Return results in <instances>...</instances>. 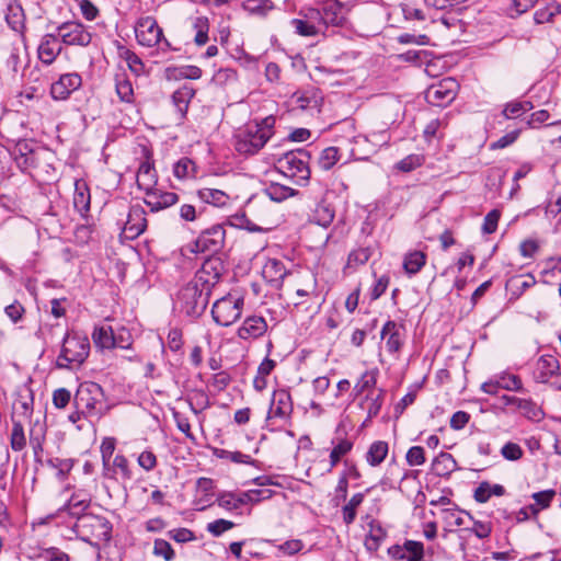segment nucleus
<instances>
[{
    "mask_svg": "<svg viewBox=\"0 0 561 561\" xmlns=\"http://www.w3.org/2000/svg\"><path fill=\"white\" fill-rule=\"evenodd\" d=\"M5 20L13 31L23 34L25 28V15L21 7L10 8L9 13L5 16Z\"/></svg>",
    "mask_w": 561,
    "mask_h": 561,
    "instance_id": "46",
    "label": "nucleus"
},
{
    "mask_svg": "<svg viewBox=\"0 0 561 561\" xmlns=\"http://www.w3.org/2000/svg\"><path fill=\"white\" fill-rule=\"evenodd\" d=\"M501 455L504 459L510 461H517L524 456V450L522 447L513 442H507L501 448Z\"/></svg>",
    "mask_w": 561,
    "mask_h": 561,
    "instance_id": "58",
    "label": "nucleus"
},
{
    "mask_svg": "<svg viewBox=\"0 0 561 561\" xmlns=\"http://www.w3.org/2000/svg\"><path fill=\"white\" fill-rule=\"evenodd\" d=\"M517 409L529 420L540 421L543 417L542 410L529 399H522Z\"/></svg>",
    "mask_w": 561,
    "mask_h": 561,
    "instance_id": "51",
    "label": "nucleus"
},
{
    "mask_svg": "<svg viewBox=\"0 0 561 561\" xmlns=\"http://www.w3.org/2000/svg\"><path fill=\"white\" fill-rule=\"evenodd\" d=\"M348 13V8L341 3L339 0H325L322 4V9H310V19H319V23L321 22L327 25L341 26L346 21V15Z\"/></svg>",
    "mask_w": 561,
    "mask_h": 561,
    "instance_id": "8",
    "label": "nucleus"
},
{
    "mask_svg": "<svg viewBox=\"0 0 561 561\" xmlns=\"http://www.w3.org/2000/svg\"><path fill=\"white\" fill-rule=\"evenodd\" d=\"M178 201V194L154 187L146 195L145 204L150 208L151 211H159L176 204Z\"/></svg>",
    "mask_w": 561,
    "mask_h": 561,
    "instance_id": "20",
    "label": "nucleus"
},
{
    "mask_svg": "<svg viewBox=\"0 0 561 561\" xmlns=\"http://www.w3.org/2000/svg\"><path fill=\"white\" fill-rule=\"evenodd\" d=\"M76 409L89 421H99L107 411L102 387L96 382L81 383L73 398Z\"/></svg>",
    "mask_w": 561,
    "mask_h": 561,
    "instance_id": "1",
    "label": "nucleus"
},
{
    "mask_svg": "<svg viewBox=\"0 0 561 561\" xmlns=\"http://www.w3.org/2000/svg\"><path fill=\"white\" fill-rule=\"evenodd\" d=\"M310 153L305 149L288 151L278 159V165L284 174L297 178L298 182H307L310 178L308 167Z\"/></svg>",
    "mask_w": 561,
    "mask_h": 561,
    "instance_id": "6",
    "label": "nucleus"
},
{
    "mask_svg": "<svg viewBox=\"0 0 561 561\" xmlns=\"http://www.w3.org/2000/svg\"><path fill=\"white\" fill-rule=\"evenodd\" d=\"M561 14V0H543V7L534 13L537 24L553 22L554 16Z\"/></svg>",
    "mask_w": 561,
    "mask_h": 561,
    "instance_id": "26",
    "label": "nucleus"
},
{
    "mask_svg": "<svg viewBox=\"0 0 561 561\" xmlns=\"http://www.w3.org/2000/svg\"><path fill=\"white\" fill-rule=\"evenodd\" d=\"M383 396L385 390L379 389L376 396H374V392H370L362 401L360 407L367 410V419L365 423L369 422L371 419L379 414L383 402Z\"/></svg>",
    "mask_w": 561,
    "mask_h": 561,
    "instance_id": "33",
    "label": "nucleus"
},
{
    "mask_svg": "<svg viewBox=\"0 0 561 561\" xmlns=\"http://www.w3.org/2000/svg\"><path fill=\"white\" fill-rule=\"evenodd\" d=\"M116 470L121 471L123 479H131V471L128 466V460L124 455H116L113 460V468L110 467V470H104V474L112 478L116 473Z\"/></svg>",
    "mask_w": 561,
    "mask_h": 561,
    "instance_id": "50",
    "label": "nucleus"
},
{
    "mask_svg": "<svg viewBox=\"0 0 561 561\" xmlns=\"http://www.w3.org/2000/svg\"><path fill=\"white\" fill-rule=\"evenodd\" d=\"M89 353L90 341L85 335L67 332L56 359V367L59 369L80 367L88 358Z\"/></svg>",
    "mask_w": 561,
    "mask_h": 561,
    "instance_id": "2",
    "label": "nucleus"
},
{
    "mask_svg": "<svg viewBox=\"0 0 561 561\" xmlns=\"http://www.w3.org/2000/svg\"><path fill=\"white\" fill-rule=\"evenodd\" d=\"M266 142V136L264 134H259L254 127H249L238 137L236 150L243 154H254L259 152Z\"/></svg>",
    "mask_w": 561,
    "mask_h": 561,
    "instance_id": "15",
    "label": "nucleus"
},
{
    "mask_svg": "<svg viewBox=\"0 0 561 561\" xmlns=\"http://www.w3.org/2000/svg\"><path fill=\"white\" fill-rule=\"evenodd\" d=\"M556 494H557L556 491L552 489L540 491V492H535L531 494V499L535 501V503L533 505H537V507L539 508V512L541 510H546V508L550 507L551 502L553 501Z\"/></svg>",
    "mask_w": 561,
    "mask_h": 561,
    "instance_id": "55",
    "label": "nucleus"
},
{
    "mask_svg": "<svg viewBox=\"0 0 561 561\" xmlns=\"http://www.w3.org/2000/svg\"><path fill=\"white\" fill-rule=\"evenodd\" d=\"M401 12L407 22H414L415 27H423L426 22V15L423 10L413 7L410 3L400 4Z\"/></svg>",
    "mask_w": 561,
    "mask_h": 561,
    "instance_id": "41",
    "label": "nucleus"
},
{
    "mask_svg": "<svg viewBox=\"0 0 561 561\" xmlns=\"http://www.w3.org/2000/svg\"><path fill=\"white\" fill-rule=\"evenodd\" d=\"M90 199L91 196L87 183L83 181H76L73 206L81 215L90 210Z\"/></svg>",
    "mask_w": 561,
    "mask_h": 561,
    "instance_id": "30",
    "label": "nucleus"
},
{
    "mask_svg": "<svg viewBox=\"0 0 561 561\" xmlns=\"http://www.w3.org/2000/svg\"><path fill=\"white\" fill-rule=\"evenodd\" d=\"M386 536L387 533L381 524L375 519L370 520L369 533L364 542L365 548L370 552L377 551Z\"/></svg>",
    "mask_w": 561,
    "mask_h": 561,
    "instance_id": "29",
    "label": "nucleus"
},
{
    "mask_svg": "<svg viewBox=\"0 0 561 561\" xmlns=\"http://www.w3.org/2000/svg\"><path fill=\"white\" fill-rule=\"evenodd\" d=\"M334 219V210L329 206L324 204H320L316 207L314 214H313V221L321 226V227H328Z\"/></svg>",
    "mask_w": 561,
    "mask_h": 561,
    "instance_id": "52",
    "label": "nucleus"
},
{
    "mask_svg": "<svg viewBox=\"0 0 561 561\" xmlns=\"http://www.w3.org/2000/svg\"><path fill=\"white\" fill-rule=\"evenodd\" d=\"M92 340L95 346L102 350L115 348V335L112 327L95 328L92 333Z\"/></svg>",
    "mask_w": 561,
    "mask_h": 561,
    "instance_id": "32",
    "label": "nucleus"
},
{
    "mask_svg": "<svg viewBox=\"0 0 561 561\" xmlns=\"http://www.w3.org/2000/svg\"><path fill=\"white\" fill-rule=\"evenodd\" d=\"M291 413L293 401L289 391L285 389L274 391L266 420H287Z\"/></svg>",
    "mask_w": 561,
    "mask_h": 561,
    "instance_id": "14",
    "label": "nucleus"
},
{
    "mask_svg": "<svg viewBox=\"0 0 561 561\" xmlns=\"http://www.w3.org/2000/svg\"><path fill=\"white\" fill-rule=\"evenodd\" d=\"M426 263V254L422 251H413L404 256L403 268L408 274H416Z\"/></svg>",
    "mask_w": 561,
    "mask_h": 561,
    "instance_id": "39",
    "label": "nucleus"
},
{
    "mask_svg": "<svg viewBox=\"0 0 561 561\" xmlns=\"http://www.w3.org/2000/svg\"><path fill=\"white\" fill-rule=\"evenodd\" d=\"M364 494L356 493L354 494L348 503L343 506L342 514L343 520L346 525H351L356 518V508L363 503Z\"/></svg>",
    "mask_w": 561,
    "mask_h": 561,
    "instance_id": "49",
    "label": "nucleus"
},
{
    "mask_svg": "<svg viewBox=\"0 0 561 561\" xmlns=\"http://www.w3.org/2000/svg\"><path fill=\"white\" fill-rule=\"evenodd\" d=\"M82 84L81 76L77 72L65 73L50 87V95L54 100H67Z\"/></svg>",
    "mask_w": 561,
    "mask_h": 561,
    "instance_id": "13",
    "label": "nucleus"
},
{
    "mask_svg": "<svg viewBox=\"0 0 561 561\" xmlns=\"http://www.w3.org/2000/svg\"><path fill=\"white\" fill-rule=\"evenodd\" d=\"M61 49L62 47L58 34H46L43 36L38 46V57L44 64L50 65L61 53Z\"/></svg>",
    "mask_w": 561,
    "mask_h": 561,
    "instance_id": "19",
    "label": "nucleus"
},
{
    "mask_svg": "<svg viewBox=\"0 0 561 561\" xmlns=\"http://www.w3.org/2000/svg\"><path fill=\"white\" fill-rule=\"evenodd\" d=\"M225 228L221 225H214L201 232L196 239L195 252L217 253L225 243Z\"/></svg>",
    "mask_w": 561,
    "mask_h": 561,
    "instance_id": "11",
    "label": "nucleus"
},
{
    "mask_svg": "<svg viewBox=\"0 0 561 561\" xmlns=\"http://www.w3.org/2000/svg\"><path fill=\"white\" fill-rule=\"evenodd\" d=\"M534 108L530 101H513L505 104L502 115L506 119H513L522 116L524 113Z\"/></svg>",
    "mask_w": 561,
    "mask_h": 561,
    "instance_id": "40",
    "label": "nucleus"
},
{
    "mask_svg": "<svg viewBox=\"0 0 561 561\" xmlns=\"http://www.w3.org/2000/svg\"><path fill=\"white\" fill-rule=\"evenodd\" d=\"M214 455L219 459L230 460L234 463L252 465L255 461L250 455L242 454L241 451L216 448Z\"/></svg>",
    "mask_w": 561,
    "mask_h": 561,
    "instance_id": "47",
    "label": "nucleus"
},
{
    "mask_svg": "<svg viewBox=\"0 0 561 561\" xmlns=\"http://www.w3.org/2000/svg\"><path fill=\"white\" fill-rule=\"evenodd\" d=\"M116 93L121 101L131 103L134 100V89L131 82L124 76H116Z\"/></svg>",
    "mask_w": 561,
    "mask_h": 561,
    "instance_id": "48",
    "label": "nucleus"
},
{
    "mask_svg": "<svg viewBox=\"0 0 561 561\" xmlns=\"http://www.w3.org/2000/svg\"><path fill=\"white\" fill-rule=\"evenodd\" d=\"M422 163H423V157H421L419 154H410V156L403 158L402 160H400L396 164V168L402 172H411L415 168L422 165Z\"/></svg>",
    "mask_w": 561,
    "mask_h": 561,
    "instance_id": "64",
    "label": "nucleus"
},
{
    "mask_svg": "<svg viewBox=\"0 0 561 561\" xmlns=\"http://www.w3.org/2000/svg\"><path fill=\"white\" fill-rule=\"evenodd\" d=\"M147 227L146 211L141 206H133L129 209L124 232L129 239L140 236Z\"/></svg>",
    "mask_w": 561,
    "mask_h": 561,
    "instance_id": "18",
    "label": "nucleus"
},
{
    "mask_svg": "<svg viewBox=\"0 0 561 561\" xmlns=\"http://www.w3.org/2000/svg\"><path fill=\"white\" fill-rule=\"evenodd\" d=\"M193 28L196 31L194 42L197 46H203L208 42L209 22L206 16H196L193 20Z\"/></svg>",
    "mask_w": 561,
    "mask_h": 561,
    "instance_id": "45",
    "label": "nucleus"
},
{
    "mask_svg": "<svg viewBox=\"0 0 561 561\" xmlns=\"http://www.w3.org/2000/svg\"><path fill=\"white\" fill-rule=\"evenodd\" d=\"M244 298L228 294L216 300L211 308L214 321L221 327L233 324L242 314Z\"/></svg>",
    "mask_w": 561,
    "mask_h": 561,
    "instance_id": "5",
    "label": "nucleus"
},
{
    "mask_svg": "<svg viewBox=\"0 0 561 561\" xmlns=\"http://www.w3.org/2000/svg\"><path fill=\"white\" fill-rule=\"evenodd\" d=\"M404 325L388 320L380 332L381 339L386 340V347L389 353H397L403 345Z\"/></svg>",
    "mask_w": 561,
    "mask_h": 561,
    "instance_id": "17",
    "label": "nucleus"
},
{
    "mask_svg": "<svg viewBox=\"0 0 561 561\" xmlns=\"http://www.w3.org/2000/svg\"><path fill=\"white\" fill-rule=\"evenodd\" d=\"M472 519V527L466 528L465 530L470 531L474 534L479 539H485L490 537L492 533V523L491 522H482L478 519H473L472 516H470Z\"/></svg>",
    "mask_w": 561,
    "mask_h": 561,
    "instance_id": "56",
    "label": "nucleus"
},
{
    "mask_svg": "<svg viewBox=\"0 0 561 561\" xmlns=\"http://www.w3.org/2000/svg\"><path fill=\"white\" fill-rule=\"evenodd\" d=\"M377 370H366L353 388L355 396H360L363 392L374 389L377 383Z\"/></svg>",
    "mask_w": 561,
    "mask_h": 561,
    "instance_id": "44",
    "label": "nucleus"
},
{
    "mask_svg": "<svg viewBox=\"0 0 561 561\" xmlns=\"http://www.w3.org/2000/svg\"><path fill=\"white\" fill-rule=\"evenodd\" d=\"M559 374L560 363L556 356L545 354L537 359L534 371V378L537 382L547 383L551 377Z\"/></svg>",
    "mask_w": 561,
    "mask_h": 561,
    "instance_id": "16",
    "label": "nucleus"
},
{
    "mask_svg": "<svg viewBox=\"0 0 561 561\" xmlns=\"http://www.w3.org/2000/svg\"><path fill=\"white\" fill-rule=\"evenodd\" d=\"M194 95L195 90L186 84H184L183 87L179 88L173 92L172 102L176 111L179 112L181 118H184L186 116L190 102L194 98Z\"/></svg>",
    "mask_w": 561,
    "mask_h": 561,
    "instance_id": "27",
    "label": "nucleus"
},
{
    "mask_svg": "<svg viewBox=\"0 0 561 561\" xmlns=\"http://www.w3.org/2000/svg\"><path fill=\"white\" fill-rule=\"evenodd\" d=\"M457 469L451 454L442 451L432 462V470L437 477H448Z\"/></svg>",
    "mask_w": 561,
    "mask_h": 561,
    "instance_id": "28",
    "label": "nucleus"
},
{
    "mask_svg": "<svg viewBox=\"0 0 561 561\" xmlns=\"http://www.w3.org/2000/svg\"><path fill=\"white\" fill-rule=\"evenodd\" d=\"M12 430L10 435V445L14 451H21L26 446V437L23 425L20 421L12 420Z\"/></svg>",
    "mask_w": 561,
    "mask_h": 561,
    "instance_id": "43",
    "label": "nucleus"
},
{
    "mask_svg": "<svg viewBox=\"0 0 561 561\" xmlns=\"http://www.w3.org/2000/svg\"><path fill=\"white\" fill-rule=\"evenodd\" d=\"M210 293L207 287L192 279L179 291L178 301L181 311L193 318L202 316L208 305Z\"/></svg>",
    "mask_w": 561,
    "mask_h": 561,
    "instance_id": "3",
    "label": "nucleus"
},
{
    "mask_svg": "<svg viewBox=\"0 0 561 561\" xmlns=\"http://www.w3.org/2000/svg\"><path fill=\"white\" fill-rule=\"evenodd\" d=\"M298 192L289 186L272 183L265 190L264 194L273 202L280 203L288 197L296 195Z\"/></svg>",
    "mask_w": 561,
    "mask_h": 561,
    "instance_id": "37",
    "label": "nucleus"
},
{
    "mask_svg": "<svg viewBox=\"0 0 561 561\" xmlns=\"http://www.w3.org/2000/svg\"><path fill=\"white\" fill-rule=\"evenodd\" d=\"M45 432V426L42 424H35L34 427L30 431V445L33 449L34 459L36 462H42Z\"/></svg>",
    "mask_w": 561,
    "mask_h": 561,
    "instance_id": "36",
    "label": "nucleus"
},
{
    "mask_svg": "<svg viewBox=\"0 0 561 561\" xmlns=\"http://www.w3.org/2000/svg\"><path fill=\"white\" fill-rule=\"evenodd\" d=\"M242 5L250 14L257 16H265L274 9V4L271 0H244Z\"/></svg>",
    "mask_w": 561,
    "mask_h": 561,
    "instance_id": "42",
    "label": "nucleus"
},
{
    "mask_svg": "<svg viewBox=\"0 0 561 561\" xmlns=\"http://www.w3.org/2000/svg\"><path fill=\"white\" fill-rule=\"evenodd\" d=\"M153 553L163 557L165 561L174 559V550L171 545L164 539H156L153 543Z\"/></svg>",
    "mask_w": 561,
    "mask_h": 561,
    "instance_id": "61",
    "label": "nucleus"
},
{
    "mask_svg": "<svg viewBox=\"0 0 561 561\" xmlns=\"http://www.w3.org/2000/svg\"><path fill=\"white\" fill-rule=\"evenodd\" d=\"M407 561H422L424 556V546L420 541L407 540L404 542Z\"/></svg>",
    "mask_w": 561,
    "mask_h": 561,
    "instance_id": "54",
    "label": "nucleus"
},
{
    "mask_svg": "<svg viewBox=\"0 0 561 561\" xmlns=\"http://www.w3.org/2000/svg\"><path fill=\"white\" fill-rule=\"evenodd\" d=\"M118 54L119 57L126 61L129 70L133 73L140 76L145 72V64L133 50L122 46L118 48Z\"/></svg>",
    "mask_w": 561,
    "mask_h": 561,
    "instance_id": "38",
    "label": "nucleus"
},
{
    "mask_svg": "<svg viewBox=\"0 0 561 561\" xmlns=\"http://www.w3.org/2000/svg\"><path fill=\"white\" fill-rule=\"evenodd\" d=\"M195 164L188 158L180 159L173 168V173L178 179H185L193 174Z\"/></svg>",
    "mask_w": 561,
    "mask_h": 561,
    "instance_id": "57",
    "label": "nucleus"
},
{
    "mask_svg": "<svg viewBox=\"0 0 561 561\" xmlns=\"http://www.w3.org/2000/svg\"><path fill=\"white\" fill-rule=\"evenodd\" d=\"M236 524L231 520H227L224 518L216 519L207 525V530L214 536L219 537L225 531L232 529Z\"/></svg>",
    "mask_w": 561,
    "mask_h": 561,
    "instance_id": "63",
    "label": "nucleus"
},
{
    "mask_svg": "<svg viewBox=\"0 0 561 561\" xmlns=\"http://www.w3.org/2000/svg\"><path fill=\"white\" fill-rule=\"evenodd\" d=\"M101 456L104 470H110V460L115 451V439L106 437L101 444Z\"/></svg>",
    "mask_w": 561,
    "mask_h": 561,
    "instance_id": "59",
    "label": "nucleus"
},
{
    "mask_svg": "<svg viewBox=\"0 0 561 561\" xmlns=\"http://www.w3.org/2000/svg\"><path fill=\"white\" fill-rule=\"evenodd\" d=\"M266 491L262 490H249L247 492H242L237 495V504L240 508L241 506L248 504L249 502H259L261 499L268 497L270 495H264Z\"/></svg>",
    "mask_w": 561,
    "mask_h": 561,
    "instance_id": "62",
    "label": "nucleus"
},
{
    "mask_svg": "<svg viewBox=\"0 0 561 561\" xmlns=\"http://www.w3.org/2000/svg\"><path fill=\"white\" fill-rule=\"evenodd\" d=\"M405 460L409 466H422L425 463V451L421 446H412L405 455Z\"/></svg>",
    "mask_w": 561,
    "mask_h": 561,
    "instance_id": "60",
    "label": "nucleus"
},
{
    "mask_svg": "<svg viewBox=\"0 0 561 561\" xmlns=\"http://www.w3.org/2000/svg\"><path fill=\"white\" fill-rule=\"evenodd\" d=\"M339 149L336 147H328L322 150L318 164L322 170L328 171L339 161Z\"/></svg>",
    "mask_w": 561,
    "mask_h": 561,
    "instance_id": "53",
    "label": "nucleus"
},
{
    "mask_svg": "<svg viewBox=\"0 0 561 561\" xmlns=\"http://www.w3.org/2000/svg\"><path fill=\"white\" fill-rule=\"evenodd\" d=\"M225 272V264L219 257L207 259L196 272L194 280L211 291Z\"/></svg>",
    "mask_w": 561,
    "mask_h": 561,
    "instance_id": "12",
    "label": "nucleus"
},
{
    "mask_svg": "<svg viewBox=\"0 0 561 561\" xmlns=\"http://www.w3.org/2000/svg\"><path fill=\"white\" fill-rule=\"evenodd\" d=\"M90 506V500L88 497L81 499L79 495L73 494L68 502L60 507L55 515L51 517H58L64 512H67L69 516L76 518V520H79V517L89 515L85 513V510Z\"/></svg>",
    "mask_w": 561,
    "mask_h": 561,
    "instance_id": "23",
    "label": "nucleus"
},
{
    "mask_svg": "<svg viewBox=\"0 0 561 561\" xmlns=\"http://www.w3.org/2000/svg\"><path fill=\"white\" fill-rule=\"evenodd\" d=\"M61 43L70 46L85 47L91 43L92 35L88 28L79 22L70 21L60 24L56 30Z\"/></svg>",
    "mask_w": 561,
    "mask_h": 561,
    "instance_id": "9",
    "label": "nucleus"
},
{
    "mask_svg": "<svg viewBox=\"0 0 561 561\" xmlns=\"http://www.w3.org/2000/svg\"><path fill=\"white\" fill-rule=\"evenodd\" d=\"M157 182L158 178L153 163L149 160L141 162L137 172L138 187L142 190L147 195L156 187Z\"/></svg>",
    "mask_w": 561,
    "mask_h": 561,
    "instance_id": "22",
    "label": "nucleus"
},
{
    "mask_svg": "<svg viewBox=\"0 0 561 561\" xmlns=\"http://www.w3.org/2000/svg\"><path fill=\"white\" fill-rule=\"evenodd\" d=\"M388 451L389 446L387 442L376 440L369 446L366 453V461L371 467H377L386 459Z\"/></svg>",
    "mask_w": 561,
    "mask_h": 561,
    "instance_id": "34",
    "label": "nucleus"
},
{
    "mask_svg": "<svg viewBox=\"0 0 561 561\" xmlns=\"http://www.w3.org/2000/svg\"><path fill=\"white\" fill-rule=\"evenodd\" d=\"M262 275L266 282L278 287L287 275V270L280 261L273 259L265 263Z\"/></svg>",
    "mask_w": 561,
    "mask_h": 561,
    "instance_id": "24",
    "label": "nucleus"
},
{
    "mask_svg": "<svg viewBox=\"0 0 561 561\" xmlns=\"http://www.w3.org/2000/svg\"><path fill=\"white\" fill-rule=\"evenodd\" d=\"M457 90L458 82L453 78H445L427 88L425 100L433 106L443 107L455 100Z\"/></svg>",
    "mask_w": 561,
    "mask_h": 561,
    "instance_id": "7",
    "label": "nucleus"
},
{
    "mask_svg": "<svg viewBox=\"0 0 561 561\" xmlns=\"http://www.w3.org/2000/svg\"><path fill=\"white\" fill-rule=\"evenodd\" d=\"M72 529L76 534L87 542H91V538L100 541H108L112 537V525L104 516L89 514L79 517Z\"/></svg>",
    "mask_w": 561,
    "mask_h": 561,
    "instance_id": "4",
    "label": "nucleus"
},
{
    "mask_svg": "<svg viewBox=\"0 0 561 561\" xmlns=\"http://www.w3.org/2000/svg\"><path fill=\"white\" fill-rule=\"evenodd\" d=\"M267 330V323L263 317H248L238 329V336L242 340L257 339Z\"/></svg>",
    "mask_w": 561,
    "mask_h": 561,
    "instance_id": "21",
    "label": "nucleus"
},
{
    "mask_svg": "<svg viewBox=\"0 0 561 561\" xmlns=\"http://www.w3.org/2000/svg\"><path fill=\"white\" fill-rule=\"evenodd\" d=\"M137 42L141 46L153 47L161 42L162 28L152 16L140 18L135 26Z\"/></svg>",
    "mask_w": 561,
    "mask_h": 561,
    "instance_id": "10",
    "label": "nucleus"
},
{
    "mask_svg": "<svg viewBox=\"0 0 561 561\" xmlns=\"http://www.w3.org/2000/svg\"><path fill=\"white\" fill-rule=\"evenodd\" d=\"M198 197L204 203L214 205L216 207H222L229 202V196L221 190L204 187L197 192Z\"/></svg>",
    "mask_w": 561,
    "mask_h": 561,
    "instance_id": "35",
    "label": "nucleus"
},
{
    "mask_svg": "<svg viewBox=\"0 0 561 561\" xmlns=\"http://www.w3.org/2000/svg\"><path fill=\"white\" fill-rule=\"evenodd\" d=\"M309 15L310 9L305 14V19H293L290 21L291 27L300 36L312 37L320 33L319 19H310Z\"/></svg>",
    "mask_w": 561,
    "mask_h": 561,
    "instance_id": "25",
    "label": "nucleus"
},
{
    "mask_svg": "<svg viewBox=\"0 0 561 561\" xmlns=\"http://www.w3.org/2000/svg\"><path fill=\"white\" fill-rule=\"evenodd\" d=\"M202 69L194 65H186L182 67H168L165 69V76L168 79H191L197 80L202 77Z\"/></svg>",
    "mask_w": 561,
    "mask_h": 561,
    "instance_id": "31",
    "label": "nucleus"
}]
</instances>
